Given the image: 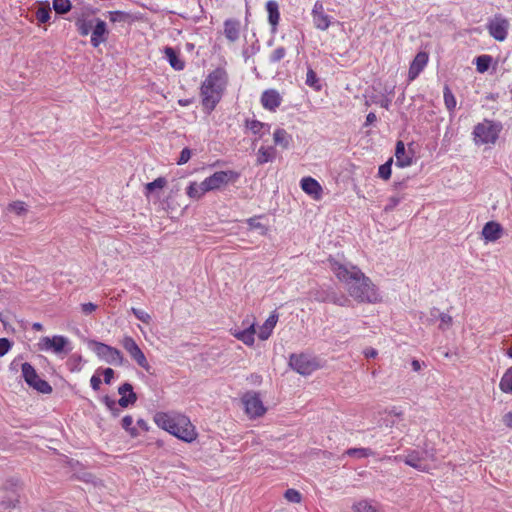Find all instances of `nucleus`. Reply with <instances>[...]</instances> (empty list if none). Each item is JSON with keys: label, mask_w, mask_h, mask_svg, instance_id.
<instances>
[{"label": "nucleus", "mask_w": 512, "mask_h": 512, "mask_svg": "<svg viewBox=\"0 0 512 512\" xmlns=\"http://www.w3.org/2000/svg\"><path fill=\"white\" fill-rule=\"evenodd\" d=\"M329 262L331 270L357 302L377 303L381 300L375 285L357 266L341 264L334 259H329Z\"/></svg>", "instance_id": "nucleus-1"}, {"label": "nucleus", "mask_w": 512, "mask_h": 512, "mask_svg": "<svg viewBox=\"0 0 512 512\" xmlns=\"http://www.w3.org/2000/svg\"><path fill=\"white\" fill-rule=\"evenodd\" d=\"M228 82V75L225 69L213 70L202 83L201 95L202 104L205 108L213 110L220 101L223 91Z\"/></svg>", "instance_id": "nucleus-2"}, {"label": "nucleus", "mask_w": 512, "mask_h": 512, "mask_svg": "<svg viewBox=\"0 0 512 512\" xmlns=\"http://www.w3.org/2000/svg\"><path fill=\"white\" fill-rule=\"evenodd\" d=\"M502 129L500 123L485 119L474 127L473 135L476 144H494Z\"/></svg>", "instance_id": "nucleus-3"}, {"label": "nucleus", "mask_w": 512, "mask_h": 512, "mask_svg": "<svg viewBox=\"0 0 512 512\" xmlns=\"http://www.w3.org/2000/svg\"><path fill=\"white\" fill-rule=\"evenodd\" d=\"M174 429L169 430V433L177 437L178 439L191 443L197 437L195 427L190 422L189 418L184 415L175 416Z\"/></svg>", "instance_id": "nucleus-4"}, {"label": "nucleus", "mask_w": 512, "mask_h": 512, "mask_svg": "<svg viewBox=\"0 0 512 512\" xmlns=\"http://www.w3.org/2000/svg\"><path fill=\"white\" fill-rule=\"evenodd\" d=\"M89 345L96 355L106 363L112 365L123 364V355L117 348L98 341H91Z\"/></svg>", "instance_id": "nucleus-5"}, {"label": "nucleus", "mask_w": 512, "mask_h": 512, "mask_svg": "<svg viewBox=\"0 0 512 512\" xmlns=\"http://www.w3.org/2000/svg\"><path fill=\"white\" fill-rule=\"evenodd\" d=\"M239 174L232 170L216 171L211 176L203 180V189L208 192L221 189L230 182H235Z\"/></svg>", "instance_id": "nucleus-6"}, {"label": "nucleus", "mask_w": 512, "mask_h": 512, "mask_svg": "<svg viewBox=\"0 0 512 512\" xmlns=\"http://www.w3.org/2000/svg\"><path fill=\"white\" fill-rule=\"evenodd\" d=\"M427 459L432 461L435 459L433 451L424 450L421 452L417 450H410L404 458L401 456L395 457V460H403L406 465L422 472L429 470V466L425 463V460Z\"/></svg>", "instance_id": "nucleus-7"}, {"label": "nucleus", "mask_w": 512, "mask_h": 512, "mask_svg": "<svg viewBox=\"0 0 512 512\" xmlns=\"http://www.w3.org/2000/svg\"><path fill=\"white\" fill-rule=\"evenodd\" d=\"M21 370L25 382L30 387L43 394H50L52 392L51 385L46 380H43L38 376L36 370L30 363H23Z\"/></svg>", "instance_id": "nucleus-8"}, {"label": "nucleus", "mask_w": 512, "mask_h": 512, "mask_svg": "<svg viewBox=\"0 0 512 512\" xmlns=\"http://www.w3.org/2000/svg\"><path fill=\"white\" fill-rule=\"evenodd\" d=\"M242 402L245 407V412L250 418L261 417L266 412V408L257 392L249 391L245 393L242 397Z\"/></svg>", "instance_id": "nucleus-9"}, {"label": "nucleus", "mask_w": 512, "mask_h": 512, "mask_svg": "<svg viewBox=\"0 0 512 512\" xmlns=\"http://www.w3.org/2000/svg\"><path fill=\"white\" fill-rule=\"evenodd\" d=\"M289 365L297 373L304 375V376L310 375L318 368L317 362L314 359H312L309 356L304 355V354L291 355L290 360H289Z\"/></svg>", "instance_id": "nucleus-10"}, {"label": "nucleus", "mask_w": 512, "mask_h": 512, "mask_svg": "<svg viewBox=\"0 0 512 512\" xmlns=\"http://www.w3.org/2000/svg\"><path fill=\"white\" fill-rule=\"evenodd\" d=\"M489 34L497 41H504L508 34L509 21L501 15H495L487 25Z\"/></svg>", "instance_id": "nucleus-11"}, {"label": "nucleus", "mask_w": 512, "mask_h": 512, "mask_svg": "<svg viewBox=\"0 0 512 512\" xmlns=\"http://www.w3.org/2000/svg\"><path fill=\"white\" fill-rule=\"evenodd\" d=\"M121 344L124 347V349L129 353L131 358H133L140 367L146 370L149 369V363L144 353L142 352V350L132 337L125 336L122 339Z\"/></svg>", "instance_id": "nucleus-12"}, {"label": "nucleus", "mask_w": 512, "mask_h": 512, "mask_svg": "<svg viewBox=\"0 0 512 512\" xmlns=\"http://www.w3.org/2000/svg\"><path fill=\"white\" fill-rule=\"evenodd\" d=\"M67 344V338L63 336H54L53 338L43 337L38 345L40 350H53L55 353L59 354L63 352Z\"/></svg>", "instance_id": "nucleus-13"}, {"label": "nucleus", "mask_w": 512, "mask_h": 512, "mask_svg": "<svg viewBox=\"0 0 512 512\" xmlns=\"http://www.w3.org/2000/svg\"><path fill=\"white\" fill-rule=\"evenodd\" d=\"M118 393L121 397L117 403L122 408H127L128 406L135 404L137 401V394L134 392L133 386L128 382L122 384L118 388Z\"/></svg>", "instance_id": "nucleus-14"}, {"label": "nucleus", "mask_w": 512, "mask_h": 512, "mask_svg": "<svg viewBox=\"0 0 512 512\" xmlns=\"http://www.w3.org/2000/svg\"><path fill=\"white\" fill-rule=\"evenodd\" d=\"M314 25L317 29L326 30L330 25V18L324 13L323 4L317 1L312 10Z\"/></svg>", "instance_id": "nucleus-15"}, {"label": "nucleus", "mask_w": 512, "mask_h": 512, "mask_svg": "<svg viewBox=\"0 0 512 512\" xmlns=\"http://www.w3.org/2000/svg\"><path fill=\"white\" fill-rule=\"evenodd\" d=\"M481 234L486 242H495L502 237L503 227L498 222L489 221L483 226Z\"/></svg>", "instance_id": "nucleus-16"}, {"label": "nucleus", "mask_w": 512, "mask_h": 512, "mask_svg": "<svg viewBox=\"0 0 512 512\" xmlns=\"http://www.w3.org/2000/svg\"><path fill=\"white\" fill-rule=\"evenodd\" d=\"M108 30L106 23L97 18L95 19V25L93 26L91 44L93 47H98L101 43L107 41Z\"/></svg>", "instance_id": "nucleus-17"}, {"label": "nucleus", "mask_w": 512, "mask_h": 512, "mask_svg": "<svg viewBox=\"0 0 512 512\" xmlns=\"http://www.w3.org/2000/svg\"><path fill=\"white\" fill-rule=\"evenodd\" d=\"M282 97L279 92L275 89H268L262 93L261 104L262 106L270 111L276 110L281 105Z\"/></svg>", "instance_id": "nucleus-18"}, {"label": "nucleus", "mask_w": 512, "mask_h": 512, "mask_svg": "<svg viewBox=\"0 0 512 512\" xmlns=\"http://www.w3.org/2000/svg\"><path fill=\"white\" fill-rule=\"evenodd\" d=\"M428 62V54L426 52H419L410 64L408 78L410 81L415 80L420 72L424 69Z\"/></svg>", "instance_id": "nucleus-19"}, {"label": "nucleus", "mask_w": 512, "mask_h": 512, "mask_svg": "<svg viewBox=\"0 0 512 512\" xmlns=\"http://www.w3.org/2000/svg\"><path fill=\"white\" fill-rule=\"evenodd\" d=\"M241 23L237 19H227L224 22V35L226 39L234 43L240 38Z\"/></svg>", "instance_id": "nucleus-20"}, {"label": "nucleus", "mask_w": 512, "mask_h": 512, "mask_svg": "<svg viewBox=\"0 0 512 512\" xmlns=\"http://www.w3.org/2000/svg\"><path fill=\"white\" fill-rule=\"evenodd\" d=\"M301 188L304 192L318 199L322 193L321 185L312 177H305L301 180Z\"/></svg>", "instance_id": "nucleus-21"}, {"label": "nucleus", "mask_w": 512, "mask_h": 512, "mask_svg": "<svg viewBox=\"0 0 512 512\" xmlns=\"http://www.w3.org/2000/svg\"><path fill=\"white\" fill-rule=\"evenodd\" d=\"M395 157L396 165L399 167H407L412 163V158L406 154L405 145L402 141L396 143Z\"/></svg>", "instance_id": "nucleus-22"}, {"label": "nucleus", "mask_w": 512, "mask_h": 512, "mask_svg": "<svg viewBox=\"0 0 512 512\" xmlns=\"http://www.w3.org/2000/svg\"><path fill=\"white\" fill-rule=\"evenodd\" d=\"M273 140L275 145L287 149L292 142V136L285 129L278 128L273 133Z\"/></svg>", "instance_id": "nucleus-23"}, {"label": "nucleus", "mask_w": 512, "mask_h": 512, "mask_svg": "<svg viewBox=\"0 0 512 512\" xmlns=\"http://www.w3.org/2000/svg\"><path fill=\"white\" fill-rule=\"evenodd\" d=\"M277 320H278V315H276V314H272L267 318V320L265 321V323L262 325V327L259 330L258 337L261 340H266L269 338V336L272 333L273 328L275 327V325L277 323Z\"/></svg>", "instance_id": "nucleus-24"}, {"label": "nucleus", "mask_w": 512, "mask_h": 512, "mask_svg": "<svg viewBox=\"0 0 512 512\" xmlns=\"http://www.w3.org/2000/svg\"><path fill=\"white\" fill-rule=\"evenodd\" d=\"M155 423L162 429L169 432V430L174 429L175 425V416H171L167 413H157L155 415Z\"/></svg>", "instance_id": "nucleus-25"}, {"label": "nucleus", "mask_w": 512, "mask_h": 512, "mask_svg": "<svg viewBox=\"0 0 512 512\" xmlns=\"http://www.w3.org/2000/svg\"><path fill=\"white\" fill-rule=\"evenodd\" d=\"M164 53L172 68L178 71L184 69V62L179 58L177 52L172 47H165Z\"/></svg>", "instance_id": "nucleus-26"}, {"label": "nucleus", "mask_w": 512, "mask_h": 512, "mask_svg": "<svg viewBox=\"0 0 512 512\" xmlns=\"http://www.w3.org/2000/svg\"><path fill=\"white\" fill-rule=\"evenodd\" d=\"M276 157V149L272 146L260 147L257 153V164L262 165L264 163L272 161Z\"/></svg>", "instance_id": "nucleus-27"}, {"label": "nucleus", "mask_w": 512, "mask_h": 512, "mask_svg": "<svg viewBox=\"0 0 512 512\" xmlns=\"http://www.w3.org/2000/svg\"><path fill=\"white\" fill-rule=\"evenodd\" d=\"M254 334L255 328L254 324H252L248 328L234 333V336L244 344L251 346L254 344Z\"/></svg>", "instance_id": "nucleus-28"}, {"label": "nucleus", "mask_w": 512, "mask_h": 512, "mask_svg": "<svg viewBox=\"0 0 512 512\" xmlns=\"http://www.w3.org/2000/svg\"><path fill=\"white\" fill-rule=\"evenodd\" d=\"M269 23L275 28L279 22L280 14L276 1L270 0L266 4Z\"/></svg>", "instance_id": "nucleus-29"}, {"label": "nucleus", "mask_w": 512, "mask_h": 512, "mask_svg": "<svg viewBox=\"0 0 512 512\" xmlns=\"http://www.w3.org/2000/svg\"><path fill=\"white\" fill-rule=\"evenodd\" d=\"M203 181L201 183L192 182L187 188V195L192 199H200L207 190L203 189Z\"/></svg>", "instance_id": "nucleus-30"}, {"label": "nucleus", "mask_w": 512, "mask_h": 512, "mask_svg": "<svg viewBox=\"0 0 512 512\" xmlns=\"http://www.w3.org/2000/svg\"><path fill=\"white\" fill-rule=\"evenodd\" d=\"M499 388L504 393H512V366L502 376Z\"/></svg>", "instance_id": "nucleus-31"}, {"label": "nucleus", "mask_w": 512, "mask_h": 512, "mask_svg": "<svg viewBox=\"0 0 512 512\" xmlns=\"http://www.w3.org/2000/svg\"><path fill=\"white\" fill-rule=\"evenodd\" d=\"M444 103L448 111L452 112L456 108V98L448 85L443 88Z\"/></svg>", "instance_id": "nucleus-32"}, {"label": "nucleus", "mask_w": 512, "mask_h": 512, "mask_svg": "<svg viewBox=\"0 0 512 512\" xmlns=\"http://www.w3.org/2000/svg\"><path fill=\"white\" fill-rule=\"evenodd\" d=\"M354 512H380L378 507L372 502L361 500L353 505Z\"/></svg>", "instance_id": "nucleus-33"}, {"label": "nucleus", "mask_w": 512, "mask_h": 512, "mask_svg": "<svg viewBox=\"0 0 512 512\" xmlns=\"http://www.w3.org/2000/svg\"><path fill=\"white\" fill-rule=\"evenodd\" d=\"M18 498L19 496L16 493H13L7 500L1 501L0 512H11V509L15 508L19 502Z\"/></svg>", "instance_id": "nucleus-34"}, {"label": "nucleus", "mask_w": 512, "mask_h": 512, "mask_svg": "<svg viewBox=\"0 0 512 512\" xmlns=\"http://www.w3.org/2000/svg\"><path fill=\"white\" fill-rule=\"evenodd\" d=\"M346 454L350 457L356 458H366L375 455V453L369 448H350L346 451Z\"/></svg>", "instance_id": "nucleus-35"}, {"label": "nucleus", "mask_w": 512, "mask_h": 512, "mask_svg": "<svg viewBox=\"0 0 512 512\" xmlns=\"http://www.w3.org/2000/svg\"><path fill=\"white\" fill-rule=\"evenodd\" d=\"M72 8L70 0H53V9L57 14H66Z\"/></svg>", "instance_id": "nucleus-36"}, {"label": "nucleus", "mask_w": 512, "mask_h": 512, "mask_svg": "<svg viewBox=\"0 0 512 512\" xmlns=\"http://www.w3.org/2000/svg\"><path fill=\"white\" fill-rule=\"evenodd\" d=\"M306 85L312 87L316 91H320L322 86L319 82V78L313 69L309 68L306 74Z\"/></svg>", "instance_id": "nucleus-37"}, {"label": "nucleus", "mask_w": 512, "mask_h": 512, "mask_svg": "<svg viewBox=\"0 0 512 512\" xmlns=\"http://www.w3.org/2000/svg\"><path fill=\"white\" fill-rule=\"evenodd\" d=\"M492 57L490 55H481L476 58V69L480 73H484L490 67Z\"/></svg>", "instance_id": "nucleus-38"}, {"label": "nucleus", "mask_w": 512, "mask_h": 512, "mask_svg": "<svg viewBox=\"0 0 512 512\" xmlns=\"http://www.w3.org/2000/svg\"><path fill=\"white\" fill-rule=\"evenodd\" d=\"M51 8L49 4L41 5L36 11V19L39 23H46L50 19Z\"/></svg>", "instance_id": "nucleus-39"}, {"label": "nucleus", "mask_w": 512, "mask_h": 512, "mask_svg": "<svg viewBox=\"0 0 512 512\" xmlns=\"http://www.w3.org/2000/svg\"><path fill=\"white\" fill-rule=\"evenodd\" d=\"M245 126L247 129H249L253 134L261 135V130L265 127L268 129L270 126L268 124L262 123L258 120H246Z\"/></svg>", "instance_id": "nucleus-40"}, {"label": "nucleus", "mask_w": 512, "mask_h": 512, "mask_svg": "<svg viewBox=\"0 0 512 512\" xmlns=\"http://www.w3.org/2000/svg\"><path fill=\"white\" fill-rule=\"evenodd\" d=\"M132 424H133L132 416L126 415L125 417H123V419L121 421L122 428L125 429L130 434L131 437H137L138 431L135 427L132 426Z\"/></svg>", "instance_id": "nucleus-41"}, {"label": "nucleus", "mask_w": 512, "mask_h": 512, "mask_svg": "<svg viewBox=\"0 0 512 512\" xmlns=\"http://www.w3.org/2000/svg\"><path fill=\"white\" fill-rule=\"evenodd\" d=\"M166 183H167V181L163 177H159V178L155 179L154 181L147 183L145 185L146 195H149L155 189H162L163 187H165Z\"/></svg>", "instance_id": "nucleus-42"}, {"label": "nucleus", "mask_w": 512, "mask_h": 512, "mask_svg": "<svg viewBox=\"0 0 512 512\" xmlns=\"http://www.w3.org/2000/svg\"><path fill=\"white\" fill-rule=\"evenodd\" d=\"M76 26L78 28L80 35L87 36L89 34V32L91 31V29L93 28V21L92 20H89V21L77 20Z\"/></svg>", "instance_id": "nucleus-43"}, {"label": "nucleus", "mask_w": 512, "mask_h": 512, "mask_svg": "<svg viewBox=\"0 0 512 512\" xmlns=\"http://www.w3.org/2000/svg\"><path fill=\"white\" fill-rule=\"evenodd\" d=\"M247 224L250 229L258 230L261 235H266L268 228L258 221L257 217L249 218Z\"/></svg>", "instance_id": "nucleus-44"}, {"label": "nucleus", "mask_w": 512, "mask_h": 512, "mask_svg": "<svg viewBox=\"0 0 512 512\" xmlns=\"http://www.w3.org/2000/svg\"><path fill=\"white\" fill-rule=\"evenodd\" d=\"M286 49L282 46L275 48L269 56V61L273 64L280 62L286 56Z\"/></svg>", "instance_id": "nucleus-45"}, {"label": "nucleus", "mask_w": 512, "mask_h": 512, "mask_svg": "<svg viewBox=\"0 0 512 512\" xmlns=\"http://www.w3.org/2000/svg\"><path fill=\"white\" fill-rule=\"evenodd\" d=\"M392 158H390L386 163L382 164L379 167L378 175L379 177L388 180L391 177V165H392Z\"/></svg>", "instance_id": "nucleus-46"}, {"label": "nucleus", "mask_w": 512, "mask_h": 512, "mask_svg": "<svg viewBox=\"0 0 512 512\" xmlns=\"http://www.w3.org/2000/svg\"><path fill=\"white\" fill-rule=\"evenodd\" d=\"M109 19L111 22H124L130 19V14L123 11H110Z\"/></svg>", "instance_id": "nucleus-47"}, {"label": "nucleus", "mask_w": 512, "mask_h": 512, "mask_svg": "<svg viewBox=\"0 0 512 512\" xmlns=\"http://www.w3.org/2000/svg\"><path fill=\"white\" fill-rule=\"evenodd\" d=\"M328 300L339 306H347L350 303V300L346 296H338L335 293L328 295Z\"/></svg>", "instance_id": "nucleus-48"}, {"label": "nucleus", "mask_w": 512, "mask_h": 512, "mask_svg": "<svg viewBox=\"0 0 512 512\" xmlns=\"http://www.w3.org/2000/svg\"><path fill=\"white\" fill-rule=\"evenodd\" d=\"M285 498L292 503H299L301 501V494L295 489H288L284 494Z\"/></svg>", "instance_id": "nucleus-49"}, {"label": "nucleus", "mask_w": 512, "mask_h": 512, "mask_svg": "<svg viewBox=\"0 0 512 512\" xmlns=\"http://www.w3.org/2000/svg\"><path fill=\"white\" fill-rule=\"evenodd\" d=\"M10 211L15 212L17 215H22L26 212L25 203L21 201L13 202L8 208Z\"/></svg>", "instance_id": "nucleus-50"}, {"label": "nucleus", "mask_w": 512, "mask_h": 512, "mask_svg": "<svg viewBox=\"0 0 512 512\" xmlns=\"http://www.w3.org/2000/svg\"><path fill=\"white\" fill-rule=\"evenodd\" d=\"M132 313L138 320L142 321L143 323H149L151 320V316L141 309L132 308Z\"/></svg>", "instance_id": "nucleus-51"}, {"label": "nucleus", "mask_w": 512, "mask_h": 512, "mask_svg": "<svg viewBox=\"0 0 512 512\" xmlns=\"http://www.w3.org/2000/svg\"><path fill=\"white\" fill-rule=\"evenodd\" d=\"M439 319L441 321L439 325V329L446 330L452 324V317L445 313L439 314Z\"/></svg>", "instance_id": "nucleus-52"}, {"label": "nucleus", "mask_w": 512, "mask_h": 512, "mask_svg": "<svg viewBox=\"0 0 512 512\" xmlns=\"http://www.w3.org/2000/svg\"><path fill=\"white\" fill-rule=\"evenodd\" d=\"M402 200L400 196H392L389 198L387 205L384 208L385 212L392 211Z\"/></svg>", "instance_id": "nucleus-53"}, {"label": "nucleus", "mask_w": 512, "mask_h": 512, "mask_svg": "<svg viewBox=\"0 0 512 512\" xmlns=\"http://www.w3.org/2000/svg\"><path fill=\"white\" fill-rule=\"evenodd\" d=\"M190 158H191V150L189 148H184L180 153V157L177 161V164L183 165V164L187 163Z\"/></svg>", "instance_id": "nucleus-54"}, {"label": "nucleus", "mask_w": 512, "mask_h": 512, "mask_svg": "<svg viewBox=\"0 0 512 512\" xmlns=\"http://www.w3.org/2000/svg\"><path fill=\"white\" fill-rule=\"evenodd\" d=\"M11 346L12 344L7 338H0V357L9 351Z\"/></svg>", "instance_id": "nucleus-55"}, {"label": "nucleus", "mask_w": 512, "mask_h": 512, "mask_svg": "<svg viewBox=\"0 0 512 512\" xmlns=\"http://www.w3.org/2000/svg\"><path fill=\"white\" fill-rule=\"evenodd\" d=\"M104 382L110 384L114 377V370L112 368H106L103 370Z\"/></svg>", "instance_id": "nucleus-56"}, {"label": "nucleus", "mask_w": 512, "mask_h": 512, "mask_svg": "<svg viewBox=\"0 0 512 512\" xmlns=\"http://www.w3.org/2000/svg\"><path fill=\"white\" fill-rule=\"evenodd\" d=\"M81 308H82L83 313L90 314L96 310L97 306L95 304L89 302V303L82 304Z\"/></svg>", "instance_id": "nucleus-57"}, {"label": "nucleus", "mask_w": 512, "mask_h": 512, "mask_svg": "<svg viewBox=\"0 0 512 512\" xmlns=\"http://www.w3.org/2000/svg\"><path fill=\"white\" fill-rule=\"evenodd\" d=\"M90 384H91V387L93 388V390H95V391L99 390L100 385H101L100 377L97 375H93L90 379Z\"/></svg>", "instance_id": "nucleus-58"}, {"label": "nucleus", "mask_w": 512, "mask_h": 512, "mask_svg": "<svg viewBox=\"0 0 512 512\" xmlns=\"http://www.w3.org/2000/svg\"><path fill=\"white\" fill-rule=\"evenodd\" d=\"M503 422L504 424L509 427V428H512V412H508L506 413L504 416H503Z\"/></svg>", "instance_id": "nucleus-59"}, {"label": "nucleus", "mask_w": 512, "mask_h": 512, "mask_svg": "<svg viewBox=\"0 0 512 512\" xmlns=\"http://www.w3.org/2000/svg\"><path fill=\"white\" fill-rule=\"evenodd\" d=\"M103 401L106 404L108 410H110V408L115 407V404H118L115 400L111 399L109 396H105L103 398Z\"/></svg>", "instance_id": "nucleus-60"}, {"label": "nucleus", "mask_w": 512, "mask_h": 512, "mask_svg": "<svg viewBox=\"0 0 512 512\" xmlns=\"http://www.w3.org/2000/svg\"><path fill=\"white\" fill-rule=\"evenodd\" d=\"M376 120H377V117H376L375 113L370 112V113L367 115V117H366V123H365V126H368V125L373 124Z\"/></svg>", "instance_id": "nucleus-61"}, {"label": "nucleus", "mask_w": 512, "mask_h": 512, "mask_svg": "<svg viewBox=\"0 0 512 512\" xmlns=\"http://www.w3.org/2000/svg\"><path fill=\"white\" fill-rule=\"evenodd\" d=\"M364 354L367 358H374L377 356V351L374 348H367Z\"/></svg>", "instance_id": "nucleus-62"}, {"label": "nucleus", "mask_w": 512, "mask_h": 512, "mask_svg": "<svg viewBox=\"0 0 512 512\" xmlns=\"http://www.w3.org/2000/svg\"><path fill=\"white\" fill-rule=\"evenodd\" d=\"M137 425L144 431H148L149 429V426L147 424V422L143 419H138L137 420Z\"/></svg>", "instance_id": "nucleus-63"}, {"label": "nucleus", "mask_w": 512, "mask_h": 512, "mask_svg": "<svg viewBox=\"0 0 512 512\" xmlns=\"http://www.w3.org/2000/svg\"><path fill=\"white\" fill-rule=\"evenodd\" d=\"M411 366H412V369L416 372L421 370V363L416 359L412 360Z\"/></svg>", "instance_id": "nucleus-64"}]
</instances>
